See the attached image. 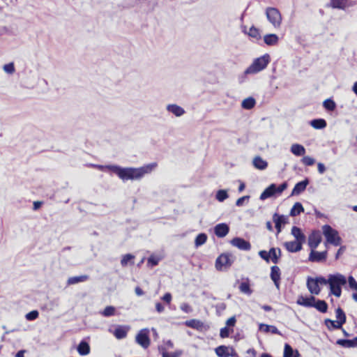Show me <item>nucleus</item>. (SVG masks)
Masks as SVG:
<instances>
[{
  "instance_id": "nucleus-50",
  "label": "nucleus",
  "mask_w": 357,
  "mask_h": 357,
  "mask_svg": "<svg viewBox=\"0 0 357 357\" xmlns=\"http://www.w3.org/2000/svg\"><path fill=\"white\" fill-rule=\"evenodd\" d=\"M302 162L303 164H305L307 166H311L314 164L315 160L314 158H312L310 156H304L302 159Z\"/></svg>"
},
{
  "instance_id": "nucleus-42",
  "label": "nucleus",
  "mask_w": 357,
  "mask_h": 357,
  "mask_svg": "<svg viewBox=\"0 0 357 357\" xmlns=\"http://www.w3.org/2000/svg\"><path fill=\"white\" fill-rule=\"evenodd\" d=\"M185 325L192 328L199 329L201 328V321L196 319H190L186 321Z\"/></svg>"
},
{
  "instance_id": "nucleus-60",
  "label": "nucleus",
  "mask_w": 357,
  "mask_h": 357,
  "mask_svg": "<svg viewBox=\"0 0 357 357\" xmlns=\"http://www.w3.org/2000/svg\"><path fill=\"white\" fill-rule=\"evenodd\" d=\"M181 309L185 312H189L190 311V307L187 303H182L181 305Z\"/></svg>"
},
{
  "instance_id": "nucleus-26",
  "label": "nucleus",
  "mask_w": 357,
  "mask_h": 357,
  "mask_svg": "<svg viewBox=\"0 0 357 357\" xmlns=\"http://www.w3.org/2000/svg\"><path fill=\"white\" fill-rule=\"evenodd\" d=\"M291 234L294 236L296 241L303 243L305 241V236L303 234L300 228L294 226L291 229Z\"/></svg>"
},
{
  "instance_id": "nucleus-10",
  "label": "nucleus",
  "mask_w": 357,
  "mask_h": 357,
  "mask_svg": "<svg viewBox=\"0 0 357 357\" xmlns=\"http://www.w3.org/2000/svg\"><path fill=\"white\" fill-rule=\"evenodd\" d=\"M229 231V227L226 223H220L215 226L214 233L219 238H223Z\"/></svg>"
},
{
  "instance_id": "nucleus-18",
  "label": "nucleus",
  "mask_w": 357,
  "mask_h": 357,
  "mask_svg": "<svg viewBox=\"0 0 357 357\" xmlns=\"http://www.w3.org/2000/svg\"><path fill=\"white\" fill-rule=\"evenodd\" d=\"M77 350L81 356H86L90 353V345L86 340H83L77 345Z\"/></svg>"
},
{
  "instance_id": "nucleus-7",
  "label": "nucleus",
  "mask_w": 357,
  "mask_h": 357,
  "mask_svg": "<svg viewBox=\"0 0 357 357\" xmlns=\"http://www.w3.org/2000/svg\"><path fill=\"white\" fill-rule=\"evenodd\" d=\"M149 333V330L148 328H143L139 331L135 337L137 343L144 349L148 348L151 343Z\"/></svg>"
},
{
  "instance_id": "nucleus-43",
  "label": "nucleus",
  "mask_w": 357,
  "mask_h": 357,
  "mask_svg": "<svg viewBox=\"0 0 357 357\" xmlns=\"http://www.w3.org/2000/svg\"><path fill=\"white\" fill-rule=\"evenodd\" d=\"M295 351L292 347L289 344H285L283 357H293Z\"/></svg>"
},
{
  "instance_id": "nucleus-34",
  "label": "nucleus",
  "mask_w": 357,
  "mask_h": 357,
  "mask_svg": "<svg viewBox=\"0 0 357 357\" xmlns=\"http://www.w3.org/2000/svg\"><path fill=\"white\" fill-rule=\"evenodd\" d=\"M325 325L330 331L342 328L341 323H338L337 321H333L330 319H325Z\"/></svg>"
},
{
  "instance_id": "nucleus-40",
  "label": "nucleus",
  "mask_w": 357,
  "mask_h": 357,
  "mask_svg": "<svg viewBox=\"0 0 357 357\" xmlns=\"http://www.w3.org/2000/svg\"><path fill=\"white\" fill-rule=\"evenodd\" d=\"M248 34L249 36H250L256 40H259L261 38V34H260L259 30L257 28H256L255 26H252L250 28L249 31L248 32Z\"/></svg>"
},
{
  "instance_id": "nucleus-8",
  "label": "nucleus",
  "mask_w": 357,
  "mask_h": 357,
  "mask_svg": "<svg viewBox=\"0 0 357 357\" xmlns=\"http://www.w3.org/2000/svg\"><path fill=\"white\" fill-rule=\"evenodd\" d=\"M230 243L238 248L239 250L248 251L251 248L250 243L245 239L240 237H235L231 241Z\"/></svg>"
},
{
  "instance_id": "nucleus-9",
  "label": "nucleus",
  "mask_w": 357,
  "mask_h": 357,
  "mask_svg": "<svg viewBox=\"0 0 357 357\" xmlns=\"http://www.w3.org/2000/svg\"><path fill=\"white\" fill-rule=\"evenodd\" d=\"M327 257V252H317L312 250L309 255V261L312 262H321L325 261Z\"/></svg>"
},
{
  "instance_id": "nucleus-54",
  "label": "nucleus",
  "mask_w": 357,
  "mask_h": 357,
  "mask_svg": "<svg viewBox=\"0 0 357 357\" xmlns=\"http://www.w3.org/2000/svg\"><path fill=\"white\" fill-rule=\"evenodd\" d=\"M230 331L227 327L221 328L220 335L222 338L227 337L229 335Z\"/></svg>"
},
{
  "instance_id": "nucleus-6",
  "label": "nucleus",
  "mask_w": 357,
  "mask_h": 357,
  "mask_svg": "<svg viewBox=\"0 0 357 357\" xmlns=\"http://www.w3.org/2000/svg\"><path fill=\"white\" fill-rule=\"evenodd\" d=\"M234 257L229 253L220 255L215 261V268L218 271H224L229 268L233 264Z\"/></svg>"
},
{
  "instance_id": "nucleus-39",
  "label": "nucleus",
  "mask_w": 357,
  "mask_h": 357,
  "mask_svg": "<svg viewBox=\"0 0 357 357\" xmlns=\"http://www.w3.org/2000/svg\"><path fill=\"white\" fill-rule=\"evenodd\" d=\"M239 289L240 291L246 294V295H251L252 293V290L250 289V284L248 282H243L239 285Z\"/></svg>"
},
{
  "instance_id": "nucleus-38",
  "label": "nucleus",
  "mask_w": 357,
  "mask_h": 357,
  "mask_svg": "<svg viewBox=\"0 0 357 357\" xmlns=\"http://www.w3.org/2000/svg\"><path fill=\"white\" fill-rule=\"evenodd\" d=\"M335 315L337 318V321L338 323H341V325L345 324L347 318L342 308L337 307L335 310Z\"/></svg>"
},
{
  "instance_id": "nucleus-27",
  "label": "nucleus",
  "mask_w": 357,
  "mask_h": 357,
  "mask_svg": "<svg viewBox=\"0 0 357 357\" xmlns=\"http://www.w3.org/2000/svg\"><path fill=\"white\" fill-rule=\"evenodd\" d=\"M279 38L275 33L266 34L264 36V43L269 46L275 45L278 43Z\"/></svg>"
},
{
  "instance_id": "nucleus-44",
  "label": "nucleus",
  "mask_w": 357,
  "mask_h": 357,
  "mask_svg": "<svg viewBox=\"0 0 357 357\" xmlns=\"http://www.w3.org/2000/svg\"><path fill=\"white\" fill-rule=\"evenodd\" d=\"M215 197L220 202L225 201L228 197L227 190H219L216 193Z\"/></svg>"
},
{
  "instance_id": "nucleus-14",
  "label": "nucleus",
  "mask_w": 357,
  "mask_h": 357,
  "mask_svg": "<svg viewBox=\"0 0 357 357\" xmlns=\"http://www.w3.org/2000/svg\"><path fill=\"white\" fill-rule=\"evenodd\" d=\"M303 243L298 241H287L284 243L285 248L290 252H296L302 249Z\"/></svg>"
},
{
  "instance_id": "nucleus-51",
  "label": "nucleus",
  "mask_w": 357,
  "mask_h": 357,
  "mask_svg": "<svg viewBox=\"0 0 357 357\" xmlns=\"http://www.w3.org/2000/svg\"><path fill=\"white\" fill-rule=\"evenodd\" d=\"M349 286L351 289L357 291V282L354 279L353 276H349L348 278Z\"/></svg>"
},
{
  "instance_id": "nucleus-1",
  "label": "nucleus",
  "mask_w": 357,
  "mask_h": 357,
  "mask_svg": "<svg viewBox=\"0 0 357 357\" xmlns=\"http://www.w3.org/2000/svg\"><path fill=\"white\" fill-rule=\"evenodd\" d=\"M156 165V163H151L138 168L122 167L115 165L93 166L98 167L100 170L107 169L116 174L123 181H128L141 179L145 174L151 173Z\"/></svg>"
},
{
  "instance_id": "nucleus-19",
  "label": "nucleus",
  "mask_w": 357,
  "mask_h": 357,
  "mask_svg": "<svg viewBox=\"0 0 357 357\" xmlns=\"http://www.w3.org/2000/svg\"><path fill=\"white\" fill-rule=\"evenodd\" d=\"M321 241V238L319 234L313 233L308 238V245L312 250H314L317 248L319 244Z\"/></svg>"
},
{
  "instance_id": "nucleus-29",
  "label": "nucleus",
  "mask_w": 357,
  "mask_h": 357,
  "mask_svg": "<svg viewBox=\"0 0 357 357\" xmlns=\"http://www.w3.org/2000/svg\"><path fill=\"white\" fill-rule=\"evenodd\" d=\"M89 279V276L86 275H82L79 276L70 277L67 280L68 285H73L79 282H83Z\"/></svg>"
},
{
  "instance_id": "nucleus-61",
  "label": "nucleus",
  "mask_w": 357,
  "mask_h": 357,
  "mask_svg": "<svg viewBox=\"0 0 357 357\" xmlns=\"http://www.w3.org/2000/svg\"><path fill=\"white\" fill-rule=\"evenodd\" d=\"M246 353L249 357H256L257 352L254 349H249Z\"/></svg>"
},
{
  "instance_id": "nucleus-52",
  "label": "nucleus",
  "mask_w": 357,
  "mask_h": 357,
  "mask_svg": "<svg viewBox=\"0 0 357 357\" xmlns=\"http://www.w3.org/2000/svg\"><path fill=\"white\" fill-rule=\"evenodd\" d=\"M250 199V196L249 195H245V196H243V197H241L240 198H238L236 202V205L237 206H242L244 204V202L246 200V201H248Z\"/></svg>"
},
{
  "instance_id": "nucleus-17",
  "label": "nucleus",
  "mask_w": 357,
  "mask_h": 357,
  "mask_svg": "<svg viewBox=\"0 0 357 357\" xmlns=\"http://www.w3.org/2000/svg\"><path fill=\"white\" fill-rule=\"evenodd\" d=\"M273 220L275 223V228L277 229V233L279 234L280 232H281L282 225H284L286 223V218L282 215H278V213H275L273 216Z\"/></svg>"
},
{
  "instance_id": "nucleus-36",
  "label": "nucleus",
  "mask_w": 357,
  "mask_h": 357,
  "mask_svg": "<svg viewBox=\"0 0 357 357\" xmlns=\"http://www.w3.org/2000/svg\"><path fill=\"white\" fill-rule=\"evenodd\" d=\"M310 125L315 129H323L326 127V121L323 119H317L310 121Z\"/></svg>"
},
{
  "instance_id": "nucleus-57",
  "label": "nucleus",
  "mask_w": 357,
  "mask_h": 357,
  "mask_svg": "<svg viewBox=\"0 0 357 357\" xmlns=\"http://www.w3.org/2000/svg\"><path fill=\"white\" fill-rule=\"evenodd\" d=\"M155 310L158 312L162 313L165 310V307L161 303H156L155 304Z\"/></svg>"
},
{
  "instance_id": "nucleus-21",
  "label": "nucleus",
  "mask_w": 357,
  "mask_h": 357,
  "mask_svg": "<svg viewBox=\"0 0 357 357\" xmlns=\"http://www.w3.org/2000/svg\"><path fill=\"white\" fill-rule=\"evenodd\" d=\"M349 0H331V5L334 8L344 10L346 8L352 6L351 3H348Z\"/></svg>"
},
{
  "instance_id": "nucleus-2",
  "label": "nucleus",
  "mask_w": 357,
  "mask_h": 357,
  "mask_svg": "<svg viewBox=\"0 0 357 357\" xmlns=\"http://www.w3.org/2000/svg\"><path fill=\"white\" fill-rule=\"evenodd\" d=\"M270 62V56L266 54L259 58L255 59L252 64L246 68L243 74L239 77V82L242 83L245 81L246 76L248 75L257 74L266 68Z\"/></svg>"
},
{
  "instance_id": "nucleus-5",
  "label": "nucleus",
  "mask_w": 357,
  "mask_h": 357,
  "mask_svg": "<svg viewBox=\"0 0 357 357\" xmlns=\"http://www.w3.org/2000/svg\"><path fill=\"white\" fill-rule=\"evenodd\" d=\"M323 234L326 238V241L335 245H340L342 241V238L339 236L338 231L335 229L332 228L330 225H326L322 227Z\"/></svg>"
},
{
  "instance_id": "nucleus-56",
  "label": "nucleus",
  "mask_w": 357,
  "mask_h": 357,
  "mask_svg": "<svg viewBox=\"0 0 357 357\" xmlns=\"http://www.w3.org/2000/svg\"><path fill=\"white\" fill-rule=\"evenodd\" d=\"M287 188V183H282L278 187L276 186V193L282 192Z\"/></svg>"
},
{
  "instance_id": "nucleus-28",
  "label": "nucleus",
  "mask_w": 357,
  "mask_h": 357,
  "mask_svg": "<svg viewBox=\"0 0 357 357\" xmlns=\"http://www.w3.org/2000/svg\"><path fill=\"white\" fill-rule=\"evenodd\" d=\"M259 330L264 333H271L273 334L281 335L280 332L275 326L268 325L265 324H259Z\"/></svg>"
},
{
  "instance_id": "nucleus-58",
  "label": "nucleus",
  "mask_w": 357,
  "mask_h": 357,
  "mask_svg": "<svg viewBox=\"0 0 357 357\" xmlns=\"http://www.w3.org/2000/svg\"><path fill=\"white\" fill-rule=\"evenodd\" d=\"M236 321V320L235 317H230L229 319H227L226 324H227V325L228 326H233L235 325Z\"/></svg>"
},
{
  "instance_id": "nucleus-64",
  "label": "nucleus",
  "mask_w": 357,
  "mask_h": 357,
  "mask_svg": "<svg viewBox=\"0 0 357 357\" xmlns=\"http://www.w3.org/2000/svg\"><path fill=\"white\" fill-rule=\"evenodd\" d=\"M42 204L43 203L41 202H39V201L34 202L33 204V209L35 210V211L39 209L40 207L41 206Z\"/></svg>"
},
{
  "instance_id": "nucleus-4",
  "label": "nucleus",
  "mask_w": 357,
  "mask_h": 357,
  "mask_svg": "<svg viewBox=\"0 0 357 357\" xmlns=\"http://www.w3.org/2000/svg\"><path fill=\"white\" fill-rule=\"evenodd\" d=\"M265 15L270 24L275 29H279L282 24V15L280 10L274 7L266 8Z\"/></svg>"
},
{
  "instance_id": "nucleus-31",
  "label": "nucleus",
  "mask_w": 357,
  "mask_h": 357,
  "mask_svg": "<svg viewBox=\"0 0 357 357\" xmlns=\"http://www.w3.org/2000/svg\"><path fill=\"white\" fill-rule=\"evenodd\" d=\"M229 347L221 345L215 348V351L218 357H229Z\"/></svg>"
},
{
  "instance_id": "nucleus-46",
  "label": "nucleus",
  "mask_w": 357,
  "mask_h": 357,
  "mask_svg": "<svg viewBox=\"0 0 357 357\" xmlns=\"http://www.w3.org/2000/svg\"><path fill=\"white\" fill-rule=\"evenodd\" d=\"M39 316V313L37 310H32L29 312H28L25 317L28 321H33L36 319Z\"/></svg>"
},
{
  "instance_id": "nucleus-25",
  "label": "nucleus",
  "mask_w": 357,
  "mask_h": 357,
  "mask_svg": "<svg viewBox=\"0 0 357 357\" xmlns=\"http://www.w3.org/2000/svg\"><path fill=\"white\" fill-rule=\"evenodd\" d=\"M336 344L344 348H354L357 347L355 338L353 340L339 339Z\"/></svg>"
},
{
  "instance_id": "nucleus-62",
  "label": "nucleus",
  "mask_w": 357,
  "mask_h": 357,
  "mask_svg": "<svg viewBox=\"0 0 357 357\" xmlns=\"http://www.w3.org/2000/svg\"><path fill=\"white\" fill-rule=\"evenodd\" d=\"M229 356L231 357H238L237 353L234 350L233 347H229Z\"/></svg>"
},
{
  "instance_id": "nucleus-37",
  "label": "nucleus",
  "mask_w": 357,
  "mask_h": 357,
  "mask_svg": "<svg viewBox=\"0 0 357 357\" xmlns=\"http://www.w3.org/2000/svg\"><path fill=\"white\" fill-rule=\"evenodd\" d=\"M303 211L302 204L300 202H296L290 211V215L292 217L298 215Z\"/></svg>"
},
{
  "instance_id": "nucleus-15",
  "label": "nucleus",
  "mask_w": 357,
  "mask_h": 357,
  "mask_svg": "<svg viewBox=\"0 0 357 357\" xmlns=\"http://www.w3.org/2000/svg\"><path fill=\"white\" fill-rule=\"evenodd\" d=\"M315 301V297L311 296L310 297H304L299 296L297 298L296 303L299 305H302L306 307H312V303Z\"/></svg>"
},
{
  "instance_id": "nucleus-47",
  "label": "nucleus",
  "mask_w": 357,
  "mask_h": 357,
  "mask_svg": "<svg viewBox=\"0 0 357 357\" xmlns=\"http://www.w3.org/2000/svg\"><path fill=\"white\" fill-rule=\"evenodd\" d=\"M3 69L6 73L8 74H13L15 70V66L13 62L5 64L3 67Z\"/></svg>"
},
{
  "instance_id": "nucleus-33",
  "label": "nucleus",
  "mask_w": 357,
  "mask_h": 357,
  "mask_svg": "<svg viewBox=\"0 0 357 357\" xmlns=\"http://www.w3.org/2000/svg\"><path fill=\"white\" fill-rule=\"evenodd\" d=\"M255 99L252 97H248L242 101L241 107L245 109H251L255 107Z\"/></svg>"
},
{
  "instance_id": "nucleus-45",
  "label": "nucleus",
  "mask_w": 357,
  "mask_h": 357,
  "mask_svg": "<svg viewBox=\"0 0 357 357\" xmlns=\"http://www.w3.org/2000/svg\"><path fill=\"white\" fill-rule=\"evenodd\" d=\"M115 307L113 306H107L102 312L104 317H108L114 314Z\"/></svg>"
},
{
  "instance_id": "nucleus-22",
  "label": "nucleus",
  "mask_w": 357,
  "mask_h": 357,
  "mask_svg": "<svg viewBox=\"0 0 357 357\" xmlns=\"http://www.w3.org/2000/svg\"><path fill=\"white\" fill-rule=\"evenodd\" d=\"M315 307L318 311L322 313H325L328 310V304L324 300L316 299L315 301L312 303V307Z\"/></svg>"
},
{
  "instance_id": "nucleus-32",
  "label": "nucleus",
  "mask_w": 357,
  "mask_h": 357,
  "mask_svg": "<svg viewBox=\"0 0 357 357\" xmlns=\"http://www.w3.org/2000/svg\"><path fill=\"white\" fill-rule=\"evenodd\" d=\"M128 333V330L125 328L124 326H118L114 331V335L116 337V338L121 340L123 339L126 337Z\"/></svg>"
},
{
  "instance_id": "nucleus-13",
  "label": "nucleus",
  "mask_w": 357,
  "mask_h": 357,
  "mask_svg": "<svg viewBox=\"0 0 357 357\" xmlns=\"http://www.w3.org/2000/svg\"><path fill=\"white\" fill-rule=\"evenodd\" d=\"M166 109L167 112L173 114L176 117H180L185 113V109L176 104L167 105L166 107Z\"/></svg>"
},
{
  "instance_id": "nucleus-63",
  "label": "nucleus",
  "mask_w": 357,
  "mask_h": 357,
  "mask_svg": "<svg viewBox=\"0 0 357 357\" xmlns=\"http://www.w3.org/2000/svg\"><path fill=\"white\" fill-rule=\"evenodd\" d=\"M135 292L138 296H141L144 294V291L139 287H135Z\"/></svg>"
},
{
  "instance_id": "nucleus-49",
  "label": "nucleus",
  "mask_w": 357,
  "mask_h": 357,
  "mask_svg": "<svg viewBox=\"0 0 357 357\" xmlns=\"http://www.w3.org/2000/svg\"><path fill=\"white\" fill-rule=\"evenodd\" d=\"M259 255L260 256V257L261 259H263L264 260H265L266 262H269L270 260H271V257H270V250L268 252L266 251V250H260L259 252Z\"/></svg>"
},
{
  "instance_id": "nucleus-55",
  "label": "nucleus",
  "mask_w": 357,
  "mask_h": 357,
  "mask_svg": "<svg viewBox=\"0 0 357 357\" xmlns=\"http://www.w3.org/2000/svg\"><path fill=\"white\" fill-rule=\"evenodd\" d=\"M172 298V294L169 292L165 294L164 296L161 298V299L167 304L170 303Z\"/></svg>"
},
{
  "instance_id": "nucleus-11",
  "label": "nucleus",
  "mask_w": 357,
  "mask_h": 357,
  "mask_svg": "<svg viewBox=\"0 0 357 357\" xmlns=\"http://www.w3.org/2000/svg\"><path fill=\"white\" fill-rule=\"evenodd\" d=\"M280 275L281 272L280 268L277 266H273L271 268L270 277L278 289L280 287Z\"/></svg>"
},
{
  "instance_id": "nucleus-35",
  "label": "nucleus",
  "mask_w": 357,
  "mask_h": 357,
  "mask_svg": "<svg viewBox=\"0 0 357 357\" xmlns=\"http://www.w3.org/2000/svg\"><path fill=\"white\" fill-rule=\"evenodd\" d=\"M134 259H135V256L133 255L126 254L122 257V259L121 260V265L123 267H125V266H128V264L133 265L134 264V261H133Z\"/></svg>"
},
{
  "instance_id": "nucleus-20",
  "label": "nucleus",
  "mask_w": 357,
  "mask_h": 357,
  "mask_svg": "<svg viewBox=\"0 0 357 357\" xmlns=\"http://www.w3.org/2000/svg\"><path fill=\"white\" fill-rule=\"evenodd\" d=\"M276 193V185L273 183L266 188L260 195V199L264 200Z\"/></svg>"
},
{
  "instance_id": "nucleus-48",
  "label": "nucleus",
  "mask_w": 357,
  "mask_h": 357,
  "mask_svg": "<svg viewBox=\"0 0 357 357\" xmlns=\"http://www.w3.org/2000/svg\"><path fill=\"white\" fill-rule=\"evenodd\" d=\"M160 260V257L155 255H151L148 258V264H150L151 266H155L158 264Z\"/></svg>"
},
{
  "instance_id": "nucleus-3",
  "label": "nucleus",
  "mask_w": 357,
  "mask_h": 357,
  "mask_svg": "<svg viewBox=\"0 0 357 357\" xmlns=\"http://www.w3.org/2000/svg\"><path fill=\"white\" fill-rule=\"evenodd\" d=\"M328 282L331 294L337 298L340 297L342 294L341 287L347 283L346 278L340 273L330 274Z\"/></svg>"
},
{
  "instance_id": "nucleus-41",
  "label": "nucleus",
  "mask_w": 357,
  "mask_h": 357,
  "mask_svg": "<svg viewBox=\"0 0 357 357\" xmlns=\"http://www.w3.org/2000/svg\"><path fill=\"white\" fill-rule=\"evenodd\" d=\"M323 105L324 108L328 111H333L336 107L335 102L331 99H326L324 100Z\"/></svg>"
},
{
  "instance_id": "nucleus-59",
  "label": "nucleus",
  "mask_w": 357,
  "mask_h": 357,
  "mask_svg": "<svg viewBox=\"0 0 357 357\" xmlns=\"http://www.w3.org/2000/svg\"><path fill=\"white\" fill-rule=\"evenodd\" d=\"M317 169L319 174H324L326 171L325 165L323 163L319 162L317 164Z\"/></svg>"
},
{
  "instance_id": "nucleus-30",
  "label": "nucleus",
  "mask_w": 357,
  "mask_h": 357,
  "mask_svg": "<svg viewBox=\"0 0 357 357\" xmlns=\"http://www.w3.org/2000/svg\"><path fill=\"white\" fill-rule=\"evenodd\" d=\"M291 152L296 156H301L305 153V149L303 145L294 144L291 146Z\"/></svg>"
},
{
  "instance_id": "nucleus-53",
  "label": "nucleus",
  "mask_w": 357,
  "mask_h": 357,
  "mask_svg": "<svg viewBox=\"0 0 357 357\" xmlns=\"http://www.w3.org/2000/svg\"><path fill=\"white\" fill-rule=\"evenodd\" d=\"M316 281H317L318 284H327L329 283V276L328 277V279H326L325 278L322 276L317 277L314 278Z\"/></svg>"
},
{
  "instance_id": "nucleus-23",
  "label": "nucleus",
  "mask_w": 357,
  "mask_h": 357,
  "mask_svg": "<svg viewBox=\"0 0 357 357\" xmlns=\"http://www.w3.org/2000/svg\"><path fill=\"white\" fill-rule=\"evenodd\" d=\"M271 260L275 264L279 262V259L281 257L282 252L279 248H271L270 250Z\"/></svg>"
},
{
  "instance_id": "nucleus-12",
  "label": "nucleus",
  "mask_w": 357,
  "mask_h": 357,
  "mask_svg": "<svg viewBox=\"0 0 357 357\" xmlns=\"http://www.w3.org/2000/svg\"><path fill=\"white\" fill-rule=\"evenodd\" d=\"M307 287L309 291L314 295L319 294L321 289L314 278H308L307 280Z\"/></svg>"
},
{
  "instance_id": "nucleus-24",
  "label": "nucleus",
  "mask_w": 357,
  "mask_h": 357,
  "mask_svg": "<svg viewBox=\"0 0 357 357\" xmlns=\"http://www.w3.org/2000/svg\"><path fill=\"white\" fill-rule=\"evenodd\" d=\"M254 167L259 170H264L268 167V162L260 156H256L252 160Z\"/></svg>"
},
{
  "instance_id": "nucleus-16",
  "label": "nucleus",
  "mask_w": 357,
  "mask_h": 357,
  "mask_svg": "<svg viewBox=\"0 0 357 357\" xmlns=\"http://www.w3.org/2000/svg\"><path fill=\"white\" fill-rule=\"evenodd\" d=\"M308 184H309V180L307 178H305V180L297 183L295 185L294 189L292 190L291 195H300L301 192H303L305 190V188Z\"/></svg>"
}]
</instances>
